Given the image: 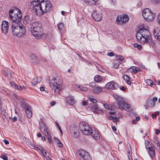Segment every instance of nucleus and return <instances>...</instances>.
Here are the masks:
<instances>
[{
	"label": "nucleus",
	"mask_w": 160,
	"mask_h": 160,
	"mask_svg": "<svg viewBox=\"0 0 160 160\" xmlns=\"http://www.w3.org/2000/svg\"><path fill=\"white\" fill-rule=\"evenodd\" d=\"M68 103L70 105H72L74 104L75 100L72 97H69L67 99Z\"/></svg>",
	"instance_id": "nucleus-22"
},
{
	"label": "nucleus",
	"mask_w": 160,
	"mask_h": 160,
	"mask_svg": "<svg viewBox=\"0 0 160 160\" xmlns=\"http://www.w3.org/2000/svg\"><path fill=\"white\" fill-rule=\"evenodd\" d=\"M56 102L55 101H53L51 102V104L52 106H53L55 104Z\"/></svg>",
	"instance_id": "nucleus-61"
},
{
	"label": "nucleus",
	"mask_w": 160,
	"mask_h": 160,
	"mask_svg": "<svg viewBox=\"0 0 160 160\" xmlns=\"http://www.w3.org/2000/svg\"><path fill=\"white\" fill-rule=\"evenodd\" d=\"M108 56H114V53L112 52H108L107 53V54Z\"/></svg>",
	"instance_id": "nucleus-54"
},
{
	"label": "nucleus",
	"mask_w": 160,
	"mask_h": 160,
	"mask_svg": "<svg viewBox=\"0 0 160 160\" xmlns=\"http://www.w3.org/2000/svg\"><path fill=\"white\" fill-rule=\"evenodd\" d=\"M58 30L61 33H62L63 32V29L64 28V25L63 23H60L58 25Z\"/></svg>",
	"instance_id": "nucleus-24"
},
{
	"label": "nucleus",
	"mask_w": 160,
	"mask_h": 160,
	"mask_svg": "<svg viewBox=\"0 0 160 160\" xmlns=\"http://www.w3.org/2000/svg\"><path fill=\"white\" fill-rule=\"evenodd\" d=\"M123 79L127 81V83L129 85H130L131 83V82L130 81V78L127 75H124L123 77Z\"/></svg>",
	"instance_id": "nucleus-26"
},
{
	"label": "nucleus",
	"mask_w": 160,
	"mask_h": 160,
	"mask_svg": "<svg viewBox=\"0 0 160 160\" xmlns=\"http://www.w3.org/2000/svg\"><path fill=\"white\" fill-rule=\"evenodd\" d=\"M119 107L121 109H124L127 111H128L130 109V105L124 102Z\"/></svg>",
	"instance_id": "nucleus-18"
},
{
	"label": "nucleus",
	"mask_w": 160,
	"mask_h": 160,
	"mask_svg": "<svg viewBox=\"0 0 160 160\" xmlns=\"http://www.w3.org/2000/svg\"><path fill=\"white\" fill-rule=\"evenodd\" d=\"M120 89L122 91H125L127 89L125 88L124 86H121L120 88Z\"/></svg>",
	"instance_id": "nucleus-55"
},
{
	"label": "nucleus",
	"mask_w": 160,
	"mask_h": 160,
	"mask_svg": "<svg viewBox=\"0 0 160 160\" xmlns=\"http://www.w3.org/2000/svg\"><path fill=\"white\" fill-rule=\"evenodd\" d=\"M41 152L42 154L45 157V156L47 155V154H48L47 151L46 150L43 149V150H42Z\"/></svg>",
	"instance_id": "nucleus-41"
},
{
	"label": "nucleus",
	"mask_w": 160,
	"mask_h": 160,
	"mask_svg": "<svg viewBox=\"0 0 160 160\" xmlns=\"http://www.w3.org/2000/svg\"><path fill=\"white\" fill-rule=\"evenodd\" d=\"M89 86L93 88L95 86L96 84L95 82H92L89 83Z\"/></svg>",
	"instance_id": "nucleus-46"
},
{
	"label": "nucleus",
	"mask_w": 160,
	"mask_h": 160,
	"mask_svg": "<svg viewBox=\"0 0 160 160\" xmlns=\"http://www.w3.org/2000/svg\"><path fill=\"white\" fill-rule=\"evenodd\" d=\"M1 157L4 160H8L7 155L6 154L2 155Z\"/></svg>",
	"instance_id": "nucleus-39"
},
{
	"label": "nucleus",
	"mask_w": 160,
	"mask_h": 160,
	"mask_svg": "<svg viewBox=\"0 0 160 160\" xmlns=\"http://www.w3.org/2000/svg\"><path fill=\"white\" fill-rule=\"evenodd\" d=\"M92 16L93 19L96 21H99L101 20L102 16L100 12L94 11Z\"/></svg>",
	"instance_id": "nucleus-13"
},
{
	"label": "nucleus",
	"mask_w": 160,
	"mask_h": 160,
	"mask_svg": "<svg viewBox=\"0 0 160 160\" xmlns=\"http://www.w3.org/2000/svg\"><path fill=\"white\" fill-rule=\"evenodd\" d=\"M40 90L41 91H43L45 90V88L44 87H41L40 88Z\"/></svg>",
	"instance_id": "nucleus-63"
},
{
	"label": "nucleus",
	"mask_w": 160,
	"mask_h": 160,
	"mask_svg": "<svg viewBox=\"0 0 160 160\" xmlns=\"http://www.w3.org/2000/svg\"><path fill=\"white\" fill-rule=\"evenodd\" d=\"M30 58L32 62H35L38 61V60L37 59V57L34 54L31 55Z\"/></svg>",
	"instance_id": "nucleus-30"
},
{
	"label": "nucleus",
	"mask_w": 160,
	"mask_h": 160,
	"mask_svg": "<svg viewBox=\"0 0 160 160\" xmlns=\"http://www.w3.org/2000/svg\"><path fill=\"white\" fill-rule=\"evenodd\" d=\"M119 119V117H118V118L116 117H114L112 119L113 121L114 122H116L118 121V120Z\"/></svg>",
	"instance_id": "nucleus-50"
},
{
	"label": "nucleus",
	"mask_w": 160,
	"mask_h": 160,
	"mask_svg": "<svg viewBox=\"0 0 160 160\" xmlns=\"http://www.w3.org/2000/svg\"><path fill=\"white\" fill-rule=\"evenodd\" d=\"M3 141L5 144L6 145L8 144H9V142L8 141L6 140V139H4Z\"/></svg>",
	"instance_id": "nucleus-59"
},
{
	"label": "nucleus",
	"mask_w": 160,
	"mask_h": 160,
	"mask_svg": "<svg viewBox=\"0 0 160 160\" xmlns=\"http://www.w3.org/2000/svg\"><path fill=\"white\" fill-rule=\"evenodd\" d=\"M95 81L97 82H101L102 79V77L99 75H96L94 78Z\"/></svg>",
	"instance_id": "nucleus-25"
},
{
	"label": "nucleus",
	"mask_w": 160,
	"mask_h": 160,
	"mask_svg": "<svg viewBox=\"0 0 160 160\" xmlns=\"http://www.w3.org/2000/svg\"><path fill=\"white\" fill-rule=\"evenodd\" d=\"M146 148L149 149L148 153L150 156L152 158H154L155 157V150L153 147H148L147 145H145Z\"/></svg>",
	"instance_id": "nucleus-15"
},
{
	"label": "nucleus",
	"mask_w": 160,
	"mask_h": 160,
	"mask_svg": "<svg viewBox=\"0 0 160 160\" xmlns=\"http://www.w3.org/2000/svg\"><path fill=\"white\" fill-rule=\"evenodd\" d=\"M36 79H37V82H38V83L40 82L41 81L42 79V78L40 77H38L37 78H36Z\"/></svg>",
	"instance_id": "nucleus-52"
},
{
	"label": "nucleus",
	"mask_w": 160,
	"mask_h": 160,
	"mask_svg": "<svg viewBox=\"0 0 160 160\" xmlns=\"http://www.w3.org/2000/svg\"><path fill=\"white\" fill-rule=\"evenodd\" d=\"M70 132L71 133L73 137L75 138H77L78 137V133L77 132L73 131L72 130H70Z\"/></svg>",
	"instance_id": "nucleus-29"
},
{
	"label": "nucleus",
	"mask_w": 160,
	"mask_h": 160,
	"mask_svg": "<svg viewBox=\"0 0 160 160\" xmlns=\"http://www.w3.org/2000/svg\"><path fill=\"white\" fill-rule=\"evenodd\" d=\"M85 3L88 4L90 5H95L98 0H83Z\"/></svg>",
	"instance_id": "nucleus-20"
},
{
	"label": "nucleus",
	"mask_w": 160,
	"mask_h": 160,
	"mask_svg": "<svg viewBox=\"0 0 160 160\" xmlns=\"http://www.w3.org/2000/svg\"><path fill=\"white\" fill-rule=\"evenodd\" d=\"M158 100V98L157 97H154L153 98L152 100V106H155V105L156 101H157Z\"/></svg>",
	"instance_id": "nucleus-36"
},
{
	"label": "nucleus",
	"mask_w": 160,
	"mask_h": 160,
	"mask_svg": "<svg viewBox=\"0 0 160 160\" xmlns=\"http://www.w3.org/2000/svg\"><path fill=\"white\" fill-rule=\"evenodd\" d=\"M57 143L58 144V146L59 147L61 148L63 146L62 144L61 143V142L59 140H58L57 142Z\"/></svg>",
	"instance_id": "nucleus-49"
},
{
	"label": "nucleus",
	"mask_w": 160,
	"mask_h": 160,
	"mask_svg": "<svg viewBox=\"0 0 160 160\" xmlns=\"http://www.w3.org/2000/svg\"><path fill=\"white\" fill-rule=\"evenodd\" d=\"M116 100L117 101V103L119 107L122 104H123V98L120 96Z\"/></svg>",
	"instance_id": "nucleus-28"
},
{
	"label": "nucleus",
	"mask_w": 160,
	"mask_h": 160,
	"mask_svg": "<svg viewBox=\"0 0 160 160\" xmlns=\"http://www.w3.org/2000/svg\"><path fill=\"white\" fill-rule=\"evenodd\" d=\"M27 117L28 118H31L32 116V113L31 110H29L26 112Z\"/></svg>",
	"instance_id": "nucleus-31"
},
{
	"label": "nucleus",
	"mask_w": 160,
	"mask_h": 160,
	"mask_svg": "<svg viewBox=\"0 0 160 160\" xmlns=\"http://www.w3.org/2000/svg\"><path fill=\"white\" fill-rule=\"evenodd\" d=\"M41 129H43L44 134L46 136H48L49 135L48 130V128L45 125H44L43 127H42Z\"/></svg>",
	"instance_id": "nucleus-27"
},
{
	"label": "nucleus",
	"mask_w": 160,
	"mask_h": 160,
	"mask_svg": "<svg viewBox=\"0 0 160 160\" xmlns=\"http://www.w3.org/2000/svg\"><path fill=\"white\" fill-rule=\"evenodd\" d=\"M2 74L4 75L6 77L10 79L11 77V74L10 73L8 70L6 69H2L1 70Z\"/></svg>",
	"instance_id": "nucleus-19"
},
{
	"label": "nucleus",
	"mask_w": 160,
	"mask_h": 160,
	"mask_svg": "<svg viewBox=\"0 0 160 160\" xmlns=\"http://www.w3.org/2000/svg\"><path fill=\"white\" fill-rule=\"evenodd\" d=\"M51 7L52 4L49 1L41 2L40 5L41 12L43 13L47 12Z\"/></svg>",
	"instance_id": "nucleus-8"
},
{
	"label": "nucleus",
	"mask_w": 160,
	"mask_h": 160,
	"mask_svg": "<svg viewBox=\"0 0 160 160\" xmlns=\"http://www.w3.org/2000/svg\"><path fill=\"white\" fill-rule=\"evenodd\" d=\"M37 148L41 152L42 151V150H43V148L41 146H39L37 147Z\"/></svg>",
	"instance_id": "nucleus-57"
},
{
	"label": "nucleus",
	"mask_w": 160,
	"mask_h": 160,
	"mask_svg": "<svg viewBox=\"0 0 160 160\" xmlns=\"http://www.w3.org/2000/svg\"><path fill=\"white\" fill-rule=\"evenodd\" d=\"M48 136V140L49 141L50 143H51L52 141V137L51 136V135H49Z\"/></svg>",
	"instance_id": "nucleus-47"
},
{
	"label": "nucleus",
	"mask_w": 160,
	"mask_h": 160,
	"mask_svg": "<svg viewBox=\"0 0 160 160\" xmlns=\"http://www.w3.org/2000/svg\"><path fill=\"white\" fill-rule=\"evenodd\" d=\"M142 4V2L141 1H140L138 3V5L139 7H141Z\"/></svg>",
	"instance_id": "nucleus-64"
},
{
	"label": "nucleus",
	"mask_w": 160,
	"mask_h": 160,
	"mask_svg": "<svg viewBox=\"0 0 160 160\" xmlns=\"http://www.w3.org/2000/svg\"><path fill=\"white\" fill-rule=\"evenodd\" d=\"M45 157L46 159L47 160H51V158L49 157V156L48 155V154L47 155H46V156H45Z\"/></svg>",
	"instance_id": "nucleus-58"
},
{
	"label": "nucleus",
	"mask_w": 160,
	"mask_h": 160,
	"mask_svg": "<svg viewBox=\"0 0 160 160\" xmlns=\"http://www.w3.org/2000/svg\"><path fill=\"white\" fill-rule=\"evenodd\" d=\"M10 18L13 21L12 23V30L13 34L19 37L25 36L26 30L24 25L21 23L22 18L21 11L16 7H14L9 11Z\"/></svg>",
	"instance_id": "nucleus-1"
},
{
	"label": "nucleus",
	"mask_w": 160,
	"mask_h": 160,
	"mask_svg": "<svg viewBox=\"0 0 160 160\" xmlns=\"http://www.w3.org/2000/svg\"><path fill=\"white\" fill-rule=\"evenodd\" d=\"M78 87L79 88V90L81 91H85L87 90V88L86 87H83L82 86H79L78 85Z\"/></svg>",
	"instance_id": "nucleus-35"
},
{
	"label": "nucleus",
	"mask_w": 160,
	"mask_h": 160,
	"mask_svg": "<svg viewBox=\"0 0 160 160\" xmlns=\"http://www.w3.org/2000/svg\"><path fill=\"white\" fill-rule=\"evenodd\" d=\"M42 24L39 22H34L32 23L31 32L32 34L34 37L37 38H41L44 33L42 31Z\"/></svg>",
	"instance_id": "nucleus-4"
},
{
	"label": "nucleus",
	"mask_w": 160,
	"mask_h": 160,
	"mask_svg": "<svg viewBox=\"0 0 160 160\" xmlns=\"http://www.w3.org/2000/svg\"><path fill=\"white\" fill-rule=\"evenodd\" d=\"M104 107L106 109H110V108L109 107L108 105H104Z\"/></svg>",
	"instance_id": "nucleus-60"
},
{
	"label": "nucleus",
	"mask_w": 160,
	"mask_h": 160,
	"mask_svg": "<svg viewBox=\"0 0 160 160\" xmlns=\"http://www.w3.org/2000/svg\"><path fill=\"white\" fill-rule=\"evenodd\" d=\"M140 119V118L139 117H136L135 119L133 120V123H136L138 121H139Z\"/></svg>",
	"instance_id": "nucleus-45"
},
{
	"label": "nucleus",
	"mask_w": 160,
	"mask_h": 160,
	"mask_svg": "<svg viewBox=\"0 0 160 160\" xmlns=\"http://www.w3.org/2000/svg\"><path fill=\"white\" fill-rule=\"evenodd\" d=\"M136 37L138 41H141L142 38L145 39L143 42L149 43L152 46H155L156 42L153 40L150 31L147 29L141 28L137 31Z\"/></svg>",
	"instance_id": "nucleus-2"
},
{
	"label": "nucleus",
	"mask_w": 160,
	"mask_h": 160,
	"mask_svg": "<svg viewBox=\"0 0 160 160\" xmlns=\"http://www.w3.org/2000/svg\"><path fill=\"white\" fill-rule=\"evenodd\" d=\"M119 64L118 63L113 62V67L115 68H119Z\"/></svg>",
	"instance_id": "nucleus-44"
},
{
	"label": "nucleus",
	"mask_w": 160,
	"mask_h": 160,
	"mask_svg": "<svg viewBox=\"0 0 160 160\" xmlns=\"http://www.w3.org/2000/svg\"><path fill=\"white\" fill-rule=\"evenodd\" d=\"M24 109L25 110L26 112L29 110H31V107L29 105H28V107L25 108Z\"/></svg>",
	"instance_id": "nucleus-51"
},
{
	"label": "nucleus",
	"mask_w": 160,
	"mask_h": 160,
	"mask_svg": "<svg viewBox=\"0 0 160 160\" xmlns=\"http://www.w3.org/2000/svg\"><path fill=\"white\" fill-rule=\"evenodd\" d=\"M150 1L155 4L160 3V0H149Z\"/></svg>",
	"instance_id": "nucleus-38"
},
{
	"label": "nucleus",
	"mask_w": 160,
	"mask_h": 160,
	"mask_svg": "<svg viewBox=\"0 0 160 160\" xmlns=\"http://www.w3.org/2000/svg\"><path fill=\"white\" fill-rule=\"evenodd\" d=\"M102 88L100 86L94 88L93 89V92L95 93H98L102 90Z\"/></svg>",
	"instance_id": "nucleus-23"
},
{
	"label": "nucleus",
	"mask_w": 160,
	"mask_h": 160,
	"mask_svg": "<svg viewBox=\"0 0 160 160\" xmlns=\"http://www.w3.org/2000/svg\"><path fill=\"white\" fill-rule=\"evenodd\" d=\"M153 34L154 37L159 41H160V30L158 27H156L153 29Z\"/></svg>",
	"instance_id": "nucleus-17"
},
{
	"label": "nucleus",
	"mask_w": 160,
	"mask_h": 160,
	"mask_svg": "<svg viewBox=\"0 0 160 160\" xmlns=\"http://www.w3.org/2000/svg\"><path fill=\"white\" fill-rule=\"evenodd\" d=\"M118 87V84L113 81L108 83L105 86V88L108 89H116Z\"/></svg>",
	"instance_id": "nucleus-12"
},
{
	"label": "nucleus",
	"mask_w": 160,
	"mask_h": 160,
	"mask_svg": "<svg viewBox=\"0 0 160 160\" xmlns=\"http://www.w3.org/2000/svg\"><path fill=\"white\" fill-rule=\"evenodd\" d=\"M79 127L80 131L85 135H90L92 128L86 122H80Z\"/></svg>",
	"instance_id": "nucleus-5"
},
{
	"label": "nucleus",
	"mask_w": 160,
	"mask_h": 160,
	"mask_svg": "<svg viewBox=\"0 0 160 160\" xmlns=\"http://www.w3.org/2000/svg\"><path fill=\"white\" fill-rule=\"evenodd\" d=\"M28 105H29L24 101H21V106L24 109L25 108L28 107Z\"/></svg>",
	"instance_id": "nucleus-32"
},
{
	"label": "nucleus",
	"mask_w": 160,
	"mask_h": 160,
	"mask_svg": "<svg viewBox=\"0 0 160 160\" xmlns=\"http://www.w3.org/2000/svg\"><path fill=\"white\" fill-rule=\"evenodd\" d=\"M90 135H91L93 138L95 139H98L100 138V135L98 130L94 128L92 129L90 134Z\"/></svg>",
	"instance_id": "nucleus-14"
},
{
	"label": "nucleus",
	"mask_w": 160,
	"mask_h": 160,
	"mask_svg": "<svg viewBox=\"0 0 160 160\" xmlns=\"http://www.w3.org/2000/svg\"><path fill=\"white\" fill-rule=\"evenodd\" d=\"M129 20V18L127 15L118 16L116 19V22L118 24H120V22L122 23H125Z\"/></svg>",
	"instance_id": "nucleus-10"
},
{
	"label": "nucleus",
	"mask_w": 160,
	"mask_h": 160,
	"mask_svg": "<svg viewBox=\"0 0 160 160\" xmlns=\"http://www.w3.org/2000/svg\"><path fill=\"white\" fill-rule=\"evenodd\" d=\"M134 46L135 48H138V49L139 50H140L142 49V46L141 45H138L137 43H135L134 44Z\"/></svg>",
	"instance_id": "nucleus-34"
},
{
	"label": "nucleus",
	"mask_w": 160,
	"mask_h": 160,
	"mask_svg": "<svg viewBox=\"0 0 160 160\" xmlns=\"http://www.w3.org/2000/svg\"><path fill=\"white\" fill-rule=\"evenodd\" d=\"M9 29L8 22L5 21H2L1 25V31L2 33L6 34L8 32Z\"/></svg>",
	"instance_id": "nucleus-11"
},
{
	"label": "nucleus",
	"mask_w": 160,
	"mask_h": 160,
	"mask_svg": "<svg viewBox=\"0 0 160 160\" xmlns=\"http://www.w3.org/2000/svg\"><path fill=\"white\" fill-rule=\"evenodd\" d=\"M9 119H12V121L13 122H15L17 120V118L16 117H14L13 118L11 117L9 118Z\"/></svg>",
	"instance_id": "nucleus-48"
},
{
	"label": "nucleus",
	"mask_w": 160,
	"mask_h": 160,
	"mask_svg": "<svg viewBox=\"0 0 160 160\" xmlns=\"http://www.w3.org/2000/svg\"><path fill=\"white\" fill-rule=\"evenodd\" d=\"M116 58L117 59L118 61H122L124 59L123 57L120 55L117 56Z\"/></svg>",
	"instance_id": "nucleus-43"
},
{
	"label": "nucleus",
	"mask_w": 160,
	"mask_h": 160,
	"mask_svg": "<svg viewBox=\"0 0 160 160\" xmlns=\"http://www.w3.org/2000/svg\"><path fill=\"white\" fill-rule=\"evenodd\" d=\"M37 79L35 78L33 79L32 81V84L33 86H35L37 84L38 82H37Z\"/></svg>",
	"instance_id": "nucleus-42"
},
{
	"label": "nucleus",
	"mask_w": 160,
	"mask_h": 160,
	"mask_svg": "<svg viewBox=\"0 0 160 160\" xmlns=\"http://www.w3.org/2000/svg\"><path fill=\"white\" fill-rule=\"evenodd\" d=\"M146 83L149 85H151L153 84V81L151 79H147L146 80Z\"/></svg>",
	"instance_id": "nucleus-37"
},
{
	"label": "nucleus",
	"mask_w": 160,
	"mask_h": 160,
	"mask_svg": "<svg viewBox=\"0 0 160 160\" xmlns=\"http://www.w3.org/2000/svg\"><path fill=\"white\" fill-rule=\"evenodd\" d=\"M88 99L90 102L94 103H96L97 102V101L96 100L91 97H89Z\"/></svg>",
	"instance_id": "nucleus-40"
},
{
	"label": "nucleus",
	"mask_w": 160,
	"mask_h": 160,
	"mask_svg": "<svg viewBox=\"0 0 160 160\" xmlns=\"http://www.w3.org/2000/svg\"><path fill=\"white\" fill-rule=\"evenodd\" d=\"M49 83L52 89H54L55 92L58 93L61 90L62 86V80L60 76L50 77Z\"/></svg>",
	"instance_id": "nucleus-3"
},
{
	"label": "nucleus",
	"mask_w": 160,
	"mask_h": 160,
	"mask_svg": "<svg viewBox=\"0 0 160 160\" xmlns=\"http://www.w3.org/2000/svg\"><path fill=\"white\" fill-rule=\"evenodd\" d=\"M41 3L34 0L31 2V6L33 8V11H34L36 13L38 14L39 12H41V8L40 5Z\"/></svg>",
	"instance_id": "nucleus-9"
},
{
	"label": "nucleus",
	"mask_w": 160,
	"mask_h": 160,
	"mask_svg": "<svg viewBox=\"0 0 160 160\" xmlns=\"http://www.w3.org/2000/svg\"><path fill=\"white\" fill-rule=\"evenodd\" d=\"M132 71L135 73H136L138 72H140L141 71L140 69L138 68H136V67H134L132 69Z\"/></svg>",
	"instance_id": "nucleus-33"
},
{
	"label": "nucleus",
	"mask_w": 160,
	"mask_h": 160,
	"mask_svg": "<svg viewBox=\"0 0 160 160\" xmlns=\"http://www.w3.org/2000/svg\"><path fill=\"white\" fill-rule=\"evenodd\" d=\"M87 104V102L86 101H84L82 102V105L83 106H85Z\"/></svg>",
	"instance_id": "nucleus-62"
},
{
	"label": "nucleus",
	"mask_w": 160,
	"mask_h": 160,
	"mask_svg": "<svg viewBox=\"0 0 160 160\" xmlns=\"http://www.w3.org/2000/svg\"><path fill=\"white\" fill-rule=\"evenodd\" d=\"M31 22V20L28 15H27L24 17L23 22L24 24H30Z\"/></svg>",
	"instance_id": "nucleus-21"
},
{
	"label": "nucleus",
	"mask_w": 160,
	"mask_h": 160,
	"mask_svg": "<svg viewBox=\"0 0 160 160\" xmlns=\"http://www.w3.org/2000/svg\"><path fill=\"white\" fill-rule=\"evenodd\" d=\"M120 97V96L118 95L117 94H113V97L114 98L116 99V100H117V99H118V98H119V97Z\"/></svg>",
	"instance_id": "nucleus-53"
},
{
	"label": "nucleus",
	"mask_w": 160,
	"mask_h": 160,
	"mask_svg": "<svg viewBox=\"0 0 160 160\" xmlns=\"http://www.w3.org/2000/svg\"><path fill=\"white\" fill-rule=\"evenodd\" d=\"M10 83V84L11 86L12 87H13V88H14V85H15V84H16V83H15V82H11Z\"/></svg>",
	"instance_id": "nucleus-56"
},
{
	"label": "nucleus",
	"mask_w": 160,
	"mask_h": 160,
	"mask_svg": "<svg viewBox=\"0 0 160 160\" xmlns=\"http://www.w3.org/2000/svg\"><path fill=\"white\" fill-rule=\"evenodd\" d=\"M77 154L79 155L80 160H92L89 153L83 150H78Z\"/></svg>",
	"instance_id": "nucleus-7"
},
{
	"label": "nucleus",
	"mask_w": 160,
	"mask_h": 160,
	"mask_svg": "<svg viewBox=\"0 0 160 160\" xmlns=\"http://www.w3.org/2000/svg\"><path fill=\"white\" fill-rule=\"evenodd\" d=\"M91 109L94 113H99L102 112L101 108L97 104H93L91 106Z\"/></svg>",
	"instance_id": "nucleus-16"
},
{
	"label": "nucleus",
	"mask_w": 160,
	"mask_h": 160,
	"mask_svg": "<svg viewBox=\"0 0 160 160\" xmlns=\"http://www.w3.org/2000/svg\"><path fill=\"white\" fill-rule=\"evenodd\" d=\"M142 14L145 19L146 20H151L155 16V14L152 12L148 8H146L142 11Z\"/></svg>",
	"instance_id": "nucleus-6"
}]
</instances>
